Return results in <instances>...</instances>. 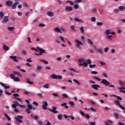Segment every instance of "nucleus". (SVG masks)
Returning <instances> with one entry per match:
<instances>
[{
	"label": "nucleus",
	"instance_id": "nucleus-49",
	"mask_svg": "<svg viewBox=\"0 0 125 125\" xmlns=\"http://www.w3.org/2000/svg\"><path fill=\"white\" fill-rule=\"evenodd\" d=\"M114 12H115V13H118V12H120V9H115L114 10Z\"/></svg>",
	"mask_w": 125,
	"mask_h": 125
},
{
	"label": "nucleus",
	"instance_id": "nucleus-24",
	"mask_svg": "<svg viewBox=\"0 0 125 125\" xmlns=\"http://www.w3.org/2000/svg\"><path fill=\"white\" fill-rule=\"evenodd\" d=\"M75 21H76V22H80L81 23H83V21L80 20L79 18H75L74 19Z\"/></svg>",
	"mask_w": 125,
	"mask_h": 125
},
{
	"label": "nucleus",
	"instance_id": "nucleus-48",
	"mask_svg": "<svg viewBox=\"0 0 125 125\" xmlns=\"http://www.w3.org/2000/svg\"><path fill=\"white\" fill-rule=\"evenodd\" d=\"M102 25H103V23L102 22H98L97 23V26H102Z\"/></svg>",
	"mask_w": 125,
	"mask_h": 125
},
{
	"label": "nucleus",
	"instance_id": "nucleus-43",
	"mask_svg": "<svg viewBox=\"0 0 125 125\" xmlns=\"http://www.w3.org/2000/svg\"><path fill=\"white\" fill-rule=\"evenodd\" d=\"M87 42H88V43H89V44H93V42L90 41V39H88Z\"/></svg>",
	"mask_w": 125,
	"mask_h": 125
},
{
	"label": "nucleus",
	"instance_id": "nucleus-21",
	"mask_svg": "<svg viewBox=\"0 0 125 125\" xmlns=\"http://www.w3.org/2000/svg\"><path fill=\"white\" fill-rule=\"evenodd\" d=\"M37 124L39 125H44V123H43L42 121L41 120L37 121Z\"/></svg>",
	"mask_w": 125,
	"mask_h": 125
},
{
	"label": "nucleus",
	"instance_id": "nucleus-61",
	"mask_svg": "<svg viewBox=\"0 0 125 125\" xmlns=\"http://www.w3.org/2000/svg\"><path fill=\"white\" fill-rule=\"evenodd\" d=\"M102 76L103 77H104V78H108V76H107V74H106V73H103Z\"/></svg>",
	"mask_w": 125,
	"mask_h": 125
},
{
	"label": "nucleus",
	"instance_id": "nucleus-53",
	"mask_svg": "<svg viewBox=\"0 0 125 125\" xmlns=\"http://www.w3.org/2000/svg\"><path fill=\"white\" fill-rule=\"evenodd\" d=\"M73 7H74L75 9H78V8H79V5L75 4L73 6Z\"/></svg>",
	"mask_w": 125,
	"mask_h": 125
},
{
	"label": "nucleus",
	"instance_id": "nucleus-8",
	"mask_svg": "<svg viewBox=\"0 0 125 125\" xmlns=\"http://www.w3.org/2000/svg\"><path fill=\"white\" fill-rule=\"evenodd\" d=\"M9 18V17L8 16H5L4 17V18L3 19L2 21L4 23H6L8 21V19Z\"/></svg>",
	"mask_w": 125,
	"mask_h": 125
},
{
	"label": "nucleus",
	"instance_id": "nucleus-4",
	"mask_svg": "<svg viewBox=\"0 0 125 125\" xmlns=\"http://www.w3.org/2000/svg\"><path fill=\"white\" fill-rule=\"evenodd\" d=\"M15 1L16 2L12 6V9H15L17 4H19V0H15Z\"/></svg>",
	"mask_w": 125,
	"mask_h": 125
},
{
	"label": "nucleus",
	"instance_id": "nucleus-56",
	"mask_svg": "<svg viewBox=\"0 0 125 125\" xmlns=\"http://www.w3.org/2000/svg\"><path fill=\"white\" fill-rule=\"evenodd\" d=\"M81 112V114L83 116V117H85V114H84V112H83L82 111H80Z\"/></svg>",
	"mask_w": 125,
	"mask_h": 125
},
{
	"label": "nucleus",
	"instance_id": "nucleus-6",
	"mask_svg": "<svg viewBox=\"0 0 125 125\" xmlns=\"http://www.w3.org/2000/svg\"><path fill=\"white\" fill-rule=\"evenodd\" d=\"M37 49H39V51H40L39 55H42V53H45V51L43 49H42L39 47H37Z\"/></svg>",
	"mask_w": 125,
	"mask_h": 125
},
{
	"label": "nucleus",
	"instance_id": "nucleus-38",
	"mask_svg": "<svg viewBox=\"0 0 125 125\" xmlns=\"http://www.w3.org/2000/svg\"><path fill=\"white\" fill-rule=\"evenodd\" d=\"M91 21L92 22H95V21H96V18L94 17H93L91 19Z\"/></svg>",
	"mask_w": 125,
	"mask_h": 125
},
{
	"label": "nucleus",
	"instance_id": "nucleus-15",
	"mask_svg": "<svg viewBox=\"0 0 125 125\" xmlns=\"http://www.w3.org/2000/svg\"><path fill=\"white\" fill-rule=\"evenodd\" d=\"M0 85H1V86H2L3 87H5V88H6L7 89H8V88H10V87H9L8 86H6L5 84H4L3 83H1V82H0Z\"/></svg>",
	"mask_w": 125,
	"mask_h": 125
},
{
	"label": "nucleus",
	"instance_id": "nucleus-22",
	"mask_svg": "<svg viewBox=\"0 0 125 125\" xmlns=\"http://www.w3.org/2000/svg\"><path fill=\"white\" fill-rule=\"evenodd\" d=\"M62 99H65V98H68V97H69V96H67V94H62Z\"/></svg>",
	"mask_w": 125,
	"mask_h": 125
},
{
	"label": "nucleus",
	"instance_id": "nucleus-55",
	"mask_svg": "<svg viewBox=\"0 0 125 125\" xmlns=\"http://www.w3.org/2000/svg\"><path fill=\"white\" fill-rule=\"evenodd\" d=\"M91 74H93L94 75H96L98 74V72L97 71H91Z\"/></svg>",
	"mask_w": 125,
	"mask_h": 125
},
{
	"label": "nucleus",
	"instance_id": "nucleus-36",
	"mask_svg": "<svg viewBox=\"0 0 125 125\" xmlns=\"http://www.w3.org/2000/svg\"><path fill=\"white\" fill-rule=\"evenodd\" d=\"M79 63H82L84 61V59H80L78 60Z\"/></svg>",
	"mask_w": 125,
	"mask_h": 125
},
{
	"label": "nucleus",
	"instance_id": "nucleus-13",
	"mask_svg": "<svg viewBox=\"0 0 125 125\" xmlns=\"http://www.w3.org/2000/svg\"><path fill=\"white\" fill-rule=\"evenodd\" d=\"M118 89L119 90L120 92H122L123 93H125V87H118ZM124 89V90H123Z\"/></svg>",
	"mask_w": 125,
	"mask_h": 125
},
{
	"label": "nucleus",
	"instance_id": "nucleus-63",
	"mask_svg": "<svg viewBox=\"0 0 125 125\" xmlns=\"http://www.w3.org/2000/svg\"><path fill=\"white\" fill-rule=\"evenodd\" d=\"M37 70H42V66L38 65L37 66Z\"/></svg>",
	"mask_w": 125,
	"mask_h": 125
},
{
	"label": "nucleus",
	"instance_id": "nucleus-42",
	"mask_svg": "<svg viewBox=\"0 0 125 125\" xmlns=\"http://www.w3.org/2000/svg\"><path fill=\"white\" fill-rule=\"evenodd\" d=\"M14 104L16 105L17 106H19V105H20V104H19V103L16 101H14Z\"/></svg>",
	"mask_w": 125,
	"mask_h": 125
},
{
	"label": "nucleus",
	"instance_id": "nucleus-39",
	"mask_svg": "<svg viewBox=\"0 0 125 125\" xmlns=\"http://www.w3.org/2000/svg\"><path fill=\"white\" fill-rule=\"evenodd\" d=\"M7 29L9 30V31H13V30H14V27H8L7 28Z\"/></svg>",
	"mask_w": 125,
	"mask_h": 125
},
{
	"label": "nucleus",
	"instance_id": "nucleus-5",
	"mask_svg": "<svg viewBox=\"0 0 125 125\" xmlns=\"http://www.w3.org/2000/svg\"><path fill=\"white\" fill-rule=\"evenodd\" d=\"M114 102L117 104H118V105L120 106V108L121 109H122V110H125V107H124V106H123L122 105H121V103H120V101H117V100H115Z\"/></svg>",
	"mask_w": 125,
	"mask_h": 125
},
{
	"label": "nucleus",
	"instance_id": "nucleus-45",
	"mask_svg": "<svg viewBox=\"0 0 125 125\" xmlns=\"http://www.w3.org/2000/svg\"><path fill=\"white\" fill-rule=\"evenodd\" d=\"M11 78V79H12L13 80H14V79H15V75L13 74H11L10 75Z\"/></svg>",
	"mask_w": 125,
	"mask_h": 125
},
{
	"label": "nucleus",
	"instance_id": "nucleus-30",
	"mask_svg": "<svg viewBox=\"0 0 125 125\" xmlns=\"http://www.w3.org/2000/svg\"><path fill=\"white\" fill-rule=\"evenodd\" d=\"M105 34H106V35H111V32L110 31V30L107 29V30L105 31Z\"/></svg>",
	"mask_w": 125,
	"mask_h": 125
},
{
	"label": "nucleus",
	"instance_id": "nucleus-44",
	"mask_svg": "<svg viewBox=\"0 0 125 125\" xmlns=\"http://www.w3.org/2000/svg\"><path fill=\"white\" fill-rule=\"evenodd\" d=\"M42 105H44V106H48V104H47V102H42Z\"/></svg>",
	"mask_w": 125,
	"mask_h": 125
},
{
	"label": "nucleus",
	"instance_id": "nucleus-3",
	"mask_svg": "<svg viewBox=\"0 0 125 125\" xmlns=\"http://www.w3.org/2000/svg\"><path fill=\"white\" fill-rule=\"evenodd\" d=\"M75 42H76L77 43V47H78V48H80V45H83V43L82 42H81L80 41H79L78 40H75Z\"/></svg>",
	"mask_w": 125,
	"mask_h": 125
},
{
	"label": "nucleus",
	"instance_id": "nucleus-47",
	"mask_svg": "<svg viewBox=\"0 0 125 125\" xmlns=\"http://www.w3.org/2000/svg\"><path fill=\"white\" fill-rule=\"evenodd\" d=\"M85 118L87 119V120H89V115L86 114L85 115Z\"/></svg>",
	"mask_w": 125,
	"mask_h": 125
},
{
	"label": "nucleus",
	"instance_id": "nucleus-17",
	"mask_svg": "<svg viewBox=\"0 0 125 125\" xmlns=\"http://www.w3.org/2000/svg\"><path fill=\"white\" fill-rule=\"evenodd\" d=\"M10 58H11V59H13V61L15 62H17L18 61V60H17L16 58H17V57L16 56H10Z\"/></svg>",
	"mask_w": 125,
	"mask_h": 125
},
{
	"label": "nucleus",
	"instance_id": "nucleus-23",
	"mask_svg": "<svg viewBox=\"0 0 125 125\" xmlns=\"http://www.w3.org/2000/svg\"><path fill=\"white\" fill-rule=\"evenodd\" d=\"M31 117L34 120H38V119H39V116H38V115H34L33 114H31Z\"/></svg>",
	"mask_w": 125,
	"mask_h": 125
},
{
	"label": "nucleus",
	"instance_id": "nucleus-51",
	"mask_svg": "<svg viewBox=\"0 0 125 125\" xmlns=\"http://www.w3.org/2000/svg\"><path fill=\"white\" fill-rule=\"evenodd\" d=\"M70 29H71V30H72L73 31H75V26H74V25H71L70 26Z\"/></svg>",
	"mask_w": 125,
	"mask_h": 125
},
{
	"label": "nucleus",
	"instance_id": "nucleus-16",
	"mask_svg": "<svg viewBox=\"0 0 125 125\" xmlns=\"http://www.w3.org/2000/svg\"><path fill=\"white\" fill-rule=\"evenodd\" d=\"M54 31L56 32V33H62L61 32V30H60V29L58 27H56L54 28Z\"/></svg>",
	"mask_w": 125,
	"mask_h": 125
},
{
	"label": "nucleus",
	"instance_id": "nucleus-59",
	"mask_svg": "<svg viewBox=\"0 0 125 125\" xmlns=\"http://www.w3.org/2000/svg\"><path fill=\"white\" fill-rule=\"evenodd\" d=\"M60 38L61 41H62V42H65V41H64V38H63V37L60 36Z\"/></svg>",
	"mask_w": 125,
	"mask_h": 125
},
{
	"label": "nucleus",
	"instance_id": "nucleus-25",
	"mask_svg": "<svg viewBox=\"0 0 125 125\" xmlns=\"http://www.w3.org/2000/svg\"><path fill=\"white\" fill-rule=\"evenodd\" d=\"M119 9L121 10V11H123L124 9H125V6H120L119 7Z\"/></svg>",
	"mask_w": 125,
	"mask_h": 125
},
{
	"label": "nucleus",
	"instance_id": "nucleus-64",
	"mask_svg": "<svg viewBox=\"0 0 125 125\" xmlns=\"http://www.w3.org/2000/svg\"><path fill=\"white\" fill-rule=\"evenodd\" d=\"M89 124L90 125H96L95 124V122H90V123H89Z\"/></svg>",
	"mask_w": 125,
	"mask_h": 125
},
{
	"label": "nucleus",
	"instance_id": "nucleus-28",
	"mask_svg": "<svg viewBox=\"0 0 125 125\" xmlns=\"http://www.w3.org/2000/svg\"><path fill=\"white\" fill-rule=\"evenodd\" d=\"M3 48L4 50L7 51V50H8V49H9V47H8V46H7L6 45H4L3 46Z\"/></svg>",
	"mask_w": 125,
	"mask_h": 125
},
{
	"label": "nucleus",
	"instance_id": "nucleus-7",
	"mask_svg": "<svg viewBox=\"0 0 125 125\" xmlns=\"http://www.w3.org/2000/svg\"><path fill=\"white\" fill-rule=\"evenodd\" d=\"M91 87L95 90H98V87H100V86L97 84H93L91 85Z\"/></svg>",
	"mask_w": 125,
	"mask_h": 125
},
{
	"label": "nucleus",
	"instance_id": "nucleus-29",
	"mask_svg": "<svg viewBox=\"0 0 125 125\" xmlns=\"http://www.w3.org/2000/svg\"><path fill=\"white\" fill-rule=\"evenodd\" d=\"M4 116H5L6 118H7V119H8V121H11V118L10 117H9V116H8L7 115V114L5 113Z\"/></svg>",
	"mask_w": 125,
	"mask_h": 125
},
{
	"label": "nucleus",
	"instance_id": "nucleus-60",
	"mask_svg": "<svg viewBox=\"0 0 125 125\" xmlns=\"http://www.w3.org/2000/svg\"><path fill=\"white\" fill-rule=\"evenodd\" d=\"M80 31L81 32V33H82L83 34L84 32H83V27H81L80 28Z\"/></svg>",
	"mask_w": 125,
	"mask_h": 125
},
{
	"label": "nucleus",
	"instance_id": "nucleus-19",
	"mask_svg": "<svg viewBox=\"0 0 125 125\" xmlns=\"http://www.w3.org/2000/svg\"><path fill=\"white\" fill-rule=\"evenodd\" d=\"M13 74H15V75H18L19 77H22V75L20 74V72L17 71H13Z\"/></svg>",
	"mask_w": 125,
	"mask_h": 125
},
{
	"label": "nucleus",
	"instance_id": "nucleus-1",
	"mask_svg": "<svg viewBox=\"0 0 125 125\" xmlns=\"http://www.w3.org/2000/svg\"><path fill=\"white\" fill-rule=\"evenodd\" d=\"M101 83L104 84V85H105L106 86H108V85L110 84V83H109V82H108L106 79H102L101 82Z\"/></svg>",
	"mask_w": 125,
	"mask_h": 125
},
{
	"label": "nucleus",
	"instance_id": "nucleus-40",
	"mask_svg": "<svg viewBox=\"0 0 125 125\" xmlns=\"http://www.w3.org/2000/svg\"><path fill=\"white\" fill-rule=\"evenodd\" d=\"M58 119L60 120L61 121V120H62V114H60L58 116Z\"/></svg>",
	"mask_w": 125,
	"mask_h": 125
},
{
	"label": "nucleus",
	"instance_id": "nucleus-20",
	"mask_svg": "<svg viewBox=\"0 0 125 125\" xmlns=\"http://www.w3.org/2000/svg\"><path fill=\"white\" fill-rule=\"evenodd\" d=\"M96 51H98L99 53H101V54H102L103 52V50L102 49V48H100L99 49H96Z\"/></svg>",
	"mask_w": 125,
	"mask_h": 125
},
{
	"label": "nucleus",
	"instance_id": "nucleus-18",
	"mask_svg": "<svg viewBox=\"0 0 125 125\" xmlns=\"http://www.w3.org/2000/svg\"><path fill=\"white\" fill-rule=\"evenodd\" d=\"M50 77L53 79V80H56L57 79V75L56 74H53L50 75Z\"/></svg>",
	"mask_w": 125,
	"mask_h": 125
},
{
	"label": "nucleus",
	"instance_id": "nucleus-9",
	"mask_svg": "<svg viewBox=\"0 0 125 125\" xmlns=\"http://www.w3.org/2000/svg\"><path fill=\"white\" fill-rule=\"evenodd\" d=\"M65 11H72L73 10V7L70 6H67L65 7Z\"/></svg>",
	"mask_w": 125,
	"mask_h": 125
},
{
	"label": "nucleus",
	"instance_id": "nucleus-12",
	"mask_svg": "<svg viewBox=\"0 0 125 125\" xmlns=\"http://www.w3.org/2000/svg\"><path fill=\"white\" fill-rule=\"evenodd\" d=\"M27 108L29 110H36V108L35 107H33L32 104H27Z\"/></svg>",
	"mask_w": 125,
	"mask_h": 125
},
{
	"label": "nucleus",
	"instance_id": "nucleus-14",
	"mask_svg": "<svg viewBox=\"0 0 125 125\" xmlns=\"http://www.w3.org/2000/svg\"><path fill=\"white\" fill-rule=\"evenodd\" d=\"M47 15L50 17H52L53 16H54V13L52 12H47Z\"/></svg>",
	"mask_w": 125,
	"mask_h": 125
},
{
	"label": "nucleus",
	"instance_id": "nucleus-26",
	"mask_svg": "<svg viewBox=\"0 0 125 125\" xmlns=\"http://www.w3.org/2000/svg\"><path fill=\"white\" fill-rule=\"evenodd\" d=\"M114 117H115V118H116V119H119L120 118V116H119V114L117 113H114L113 114Z\"/></svg>",
	"mask_w": 125,
	"mask_h": 125
},
{
	"label": "nucleus",
	"instance_id": "nucleus-11",
	"mask_svg": "<svg viewBox=\"0 0 125 125\" xmlns=\"http://www.w3.org/2000/svg\"><path fill=\"white\" fill-rule=\"evenodd\" d=\"M12 3H13V2H12L11 0H8L6 2V4L7 5V6H11V5H12Z\"/></svg>",
	"mask_w": 125,
	"mask_h": 125
},
{
	"label": "nucleus",
	"instance_id": "nucleus-54",
	"mask_svg": "<svg viewBox=\"0 0 125 125\" xmlns=\"http://www.w3.org/2000/svg\"><path fill=\"white\" fill-rule=\"evenodd\" d=\"M47 105H42L43 110H46L47 109Z\"/></svg>",
	"mask_w": 125,
	"mask_h": 125
},
{
	"label": "nucleus",
	"instance_id": "nucleus-41",
	"mask_svg": "<svg viewBox=\"0 0 125 125\" xmlns=\"http://www.w3.org/2000/svg\"><path fill=\"white\" fill-rule=\"evenodd\" d=\"M48 85H49V84H46L45 85L43 86L42 87H43V88H49Z\"/></svg>",
	"mask_w": 125,
	"mask_h": 125
},
{
	"label": "nucleus",
	"instance_id": "nucleus-10",
	"mask_svg": "<svg viewBox=\"0 0 125 125\" xmlns=\"http://www.w3.org/2000/svg\"><path fill=\"white\" fill-rule=\"evenodd\" d=\"M79 66H84V67H87L88 65L87 64V62H84L83 63H78Z\"/></svg>",
	"mask_w": 125,
	"mask_h": 125
},
{
	"label": "nucleus",
	"instance_id": "nucleus-31",
	"mask_svg": "<svg viewBox=\"0 0 125 125\" xmlns=\"http://www.w3.org/2000/svg\"><path fill=\"white\" fill-rule=\"evenodd\" d=\"M4 17V14H3V12L0 11V18H3Z\"/></svg>",
	"mask_w": 125,
	"mask_h": 125
},
{
	"label": "nucleus",
	"instance_id": "nucleus-27",
	"mask_svg": "<svg viewBox=\"0 0 125 125\" xmlns=\"http://www.w3.org/2000/svg\"><path fill=\"white\" fill-rule=\"evenodd\" d=\"M106 38L108 39V40H111L113 39V37L110 35H106Z\"/></svg>",
	"mask_w": 125,
	"mask_h": 125
},
{
	"label": "nucleus",
	"instance_id": "nucleus-34",
	"mask_svg": "<svg viewBox=\"0 0 125 125\" xmlns=\"http://www.w3.org/2000/svg\"><path fill=\"white\" fill-rule=\"evenodd\" d=\"M69 104L71 105V107H73L74 105H75V103H74V102L70 101L69 102Z\"/></svg>",
	"mask_w": 125,
	"mask_h": 125
},
{
	"label": "nucleus",
	"instance_id": "nucleus-50",
	"mask_svg": "<svg viewBox=\"0 0 125 125\" xmlns=\"http://www.w3.org/2000/svg\"><path fill=\"white\" fill-rule=\"evenodd\" d=\"M19 106L20 108H26V105H25L19 104Z\"/></svg>",
	"mask_w": 125,
	"mask_h": 125
},
{
	"label": "nucleus",
	"instance_id": "nucleus-52",
	"mask_svg": "<svg viewBox=\"0 0 125 125\" xmlns=\"http://www.w3.org/2000/svg\"><path fill=\"white\" fill-rule=\"evenodd\" d=\"M96 66V64H94L93 65H92V64L89 65L90 68H94V67H95Z\"/></svg>",
	"mask_w": 125,
	"mask_h": 125
},
{
	"label": "nucleus",
	"instance_id": "nucleus-62",
	"mask_svg": "<svg viewBox=\"0 0 125 125\" xmlns=\"http://www.w3.org/2000/svg\"><path fill=\"white\" fill-rule=\"evenodd\" d=\"M108 50H109V48L108 47L105 48L104 49V52H108Z\"/></svg>",
	"mask_w": 125,
	"mask_h": 125
},
{
	"label": "nucleus",
	"instance_id": "nucleus-57",
	"mask_svg": "<svg viewBox=\"0 0 125 125\" xmlns=\"http://www.w3.org/2000/svg\"><path fill=\"white\" fill-rule=\"evenodd\" d=\"M83 0H76L75 1V3H78L79 2H82Z\"/></svg>",
	"mask_w": 125,
	"mask_h": 125
},
{
	"label": "nucleus",
	"instance_id": "nucleus-33",
	"mask_svg": "<svg viewBox=\"0 0 125 125\" xmlns=\"http://www.w3.org/2000/svg\"><path fill=\"white\" fill-rule=\"evenodd\" d=\"M86 62L87 63V65L91 64V60L88 59L86 60Z\"/></svg>",
	"mask_w": 125,
	"mask_h": 125
},
{
	"label": "nucleus",
	"instance_id": "nucleus-58",
	"mask_svg": "<svg viewBox=\"0 0 125 125\" xmlns=\"http://www.w3.org/2000/svg\"><path fill=\"white\" fill-rule=\"evenodd\" d=\"M117 100H123V99H122V97L117 96H116Z\"/></svg>",
	"mask_w": 125,
	"mask_h": 125
},
{
	"label": "nucleus",
	"instance_id": "nucleus-37",
	"mask_svg": "<svg viewBox=\"0 0 125 125\" xmlns=\"http://www.w3.org/2000/svg\"><path fill=\"white\" fill-rule=\"evenodd\" d=\"M14 80L15 82H20V79L19 77H15Z\"/></svg>",
	"mask_w": 125,
	"mask_h": 125
},
{
	"label": "nucleus",
	"instance_id": "nucleus-32",
	"mask_svg": "<svg viewBox=\"0 0 125 125\" xmlns=\"http://www.w3.org/2000/svg\"><path fill=\"white\" fill-rule=\"evenodd\" d=\"M48 110H49V111H50L51 112H52V113H54V114H57V113H58V111H57L56 110H53L50 109H48Z\"/></svg>",
	"mask_w": 125,
	"mask_h": 125
},
{
	"label": "nucleus",
	"instance_id": "nucleus-2",
	"mask_svg": "<svg viewBox=\"0 0 125 125\" xmlns=\"http://www.w3.org/2000/svg\"><path fill=\"white\" fill-rule=\"evenodd\" d=\"M22 119H23V116L22 115H18L17 117H15V119L17 120L19 123H23V121H22Z\"/></svg>",
	"mask_w": 125,
	"mask_h": 125
},
{
	"label": "nucleus",
	"instance_id": "nucleus-46",
	"mask_svg": "<svg viewBox=\"0 0 125 125\" xmlns=\"http://www.w3.org/2000/svg\"><path fill=\"white\" fill-rule=\"evenodd\" d=\"M94 79H95L97 81H98L99 82H101V79H99V78L97 77H94Z\"/></svg>",
	"mask_w": 125,
	"mask_h": 125
},
{
	"label": "nucleus",
	"instance_id": "nucleus-35",
	"mask_svg": "<svg viewBox=\"0 0 125 125\" xmlns=\"http://www.w3.org/2000/svg\"><path fill=\"white\" fill-rule=\"evenodd\" d=\"M73 82H74V83H77V84H79V85L81 84V83L79 81H78V80H77L74 79L73 80Z\"/></svg>",
	"mask_w": 125,
	"mask_h": 125
}]
</instances>
